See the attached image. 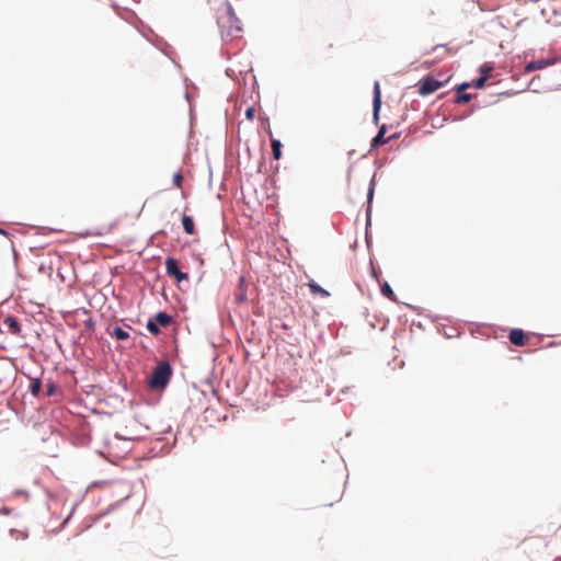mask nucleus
<instances>
[{
  "label": "nucleus",
  "mask_w": 561,
  "mask_h": 561,
  "mask_svg": "<svg viewBox=\"0 0 561 561\" xmlns=\"http://www.w3.org/2000/svg\"><path fill=\"white\" fill-rule=\"evenodd\" d=\"M111 335L119 341H125L129 339V333L121 327H115Z\"/></svg>",
  "instance_id": "13"
},
{
  "label": "nucleus",
  "mask_w": 561,
  "mask_h": 561,
  "mask_svg": "<svg viewBox=\"0 0 561 561\" xmlns=\"http://www.w3.org/2000/svg\"><path fill=\"white\" fill-rule=\"evenodd\" d=\"M381 293L385 297H387L388 299L392 300V301H397V297L392 290V288L390 287V285L388 283H385L382 286H381Z\"/></svg>",
  "instance_id": "15"
},
{
  "label": "nucleus",
  "mask_w": 561,
  "mask_h": 561,
  "mask_svg": "<svg viewBox=\"0 0 561 561\" xmlns=\"http://www.w3.org/2000/svg\"><path fill=\"white\" fill-rule=\"evenodd\" d=\"M373 106H374V121L377 123L378 122V114H379V111H380V106H381V92H380V85H379V82H375L374 84V101H373Z\"/></svg>",
  "instance_id": "5"
},
{
  "label": "nucleus",
  "mask_w": 561,
  "mask_h": 561,
  "mask_svg": "<svg viewBox=\"0 0 561 561\" xmlns=\"http://www.w3.org/2000/svg\"><path fill=\"white\" fill-rule=\"evenodd\" d=\"M272 152L275 160H279L282 157V144L277 139L271 140Z\"/></svg>",
  "instance_id": "14"
},
{
  "label": "nucleus",
  "mask_w": 561,
  "mask_h": 561,
  "mask_svg": "<svg viewBox=\"0 0 561 561\" xmlns=\"http://www.w3.org/2000/svg\"><path fill=\"white\" fill-rule=\"evenodd\" d=\"M443 83L433 77H426L419 83V93L421 95H428L437 91Z\"/></svg>",
  "instance_id": "3"
},
{
  "label": "nucleus",
  "mask_w": 561,
  "mask_h": 561,
  "mask_svg": "<svg viewBox=\"0 0 561 561\" xmlns=\"http://www.w3.org/2000/svg\"><path fill=\"white\" fill-rule=\"evenodd\" d=\"M552 64H553V61H551V60H545V59L534 60V61H530L529 64H527V66L525 67V70L526 71H535L538 69H542Z\"/></svg>",
  "instance_id": "9"
},
{
  "label": "nucleus",
  "mask_w": 561,
  "mask_h": 561,
  "mask_svg": "<svg viewBox=\"0 0 561 561\" xmlns=\"http://www.w3.org/2000/svg\"><path fill=\"white\" fill-rule=\"evenodd\" d=\"M182 226H183L184 231L187 234H194L195 233V225H194V220H193V218L191 216L184 215L182 217Z\"/></svg>",
  "instance_id": "10"
},
{
  "label": "nucleus",
  "mask_w": 561,
  "mask_h": 561,
  "mask_svg": "<svg viewBox=\"0 0 561 561\" xmlns=\"http://www.w3.org/2000/svg\"><path fill=\"white\" fill-rule=\"evenodd\" d=\"M42 389V382L39 379H33L30 386V391L33 396H38Z\"/></svg>",
  "instance_id": "16"
},
{
  "label": "nucleus",
  "mask_w": 561,
  "mask_h": 561,
  "mask_svg": "<svg viewBox=\"0 0 561 561\" xmlns=\"http://www.w3.org/2000/svg\"><path fill=\"white\" fill-rule=\"evenodd\" d=\"M172 376V368L168 362H162L153 369L148 385L151 389H164Z\"/></svg>",
  "instance_id": "2"
},
{
  "label": "nucleus",
  "mask_w": 561,
  "mask_h": 561,
  "mask_svg": "<svg viewBox=\"0 0 561 561\" xmlns=\"http://www.w3.org/2000/svg\"><path fill=\"white\" fill-rule=\"evenodd\" d=\"M488 80V76L483 75L473 82V87L477 89H481L484 87L485 81Z\"/></svg>",
  "instance_id": "20"
},
{
  "label": "nucleus",
  "mask_w": 561,
  "mask_h": 561,
  "mask_svg": "<svg viewBox=\"0 0 561 561\" xmlns=\"http://www.w3.org/2000/svg\"><path fill=\"white\" fill-rule=\"evenodd\" d=\"M238 300H240V301H244V300H245V295H244V293H241V294L238 296Z\"/></svg>",
  "instance_id": "24"
},
{
  "label": "nucleus",
  "mask_w": 561,
  "mask_h": 561,
  "mask_svg": "<svg viewBox=\"0 0 561 561\" xmlns=\"http://www.w3.org/2000/svg\"><path fill=\"white\" fill-rule=\"evenodd\" d=\"M217 23L222 35L234 36L242 31V23L230 2H225L219 9Z\"/></svg>",
  "instance_id": "1"
},
{
  "label": "nucleus",
  "mask_w": 561,
  "mask_h": 561,
  "mask_svg": "<svg viewBox=\"0 0 561 561\" xmlns=\"http://www.w3.org/2000/svg\"><path fill=\"white\" fill-rule=\"evenodd\" d=\"M387 133V128L385 125H382L380 128H379V131L378 134L376 135V137H374V139L371 140V148H377L381 145H385L387 142L390 141V139L392 137H389V138H385V135Z\"/></svg>",
  "instance_id": "7"
},
{
  "label": "nucleus",
  "mask_w": 561,
  "mask_h": 561,
  "mask_svg": "<svg viewBox=\"0 0 561 561\" xmlns=\"http://www.w3.org/2000/svg\"><path fill=\"white\" fill-rule=\"evenodd\" d=\"M469 101H471V94L469 93L459 94L456 99V103L458 104L468 103Z\"/></svg>",
  "instance_id": "19"
},
{
  "label": "nucleus",
  "mask_w": 561,
  "mask_h": 561,
  "mask_svg": "<svg viewBox=\"0 0 561 561\" xmlns=\"http://www.w3.org/2000/svg\"><path fill=\"white\" fill-rule=\"evenodd\" d=\"M468 87H469V84H468V83H463V84H461V85L459 87V90H463V89H466V88H468Z\"/></svg>",
  "instance_id": "25"
},
{
  "label": "nucleus",
  "mask_w": 561,
  "mask_h": 561,
  "mask_svg": "<svg viewBox=\"0 0 561 561\" xmlns=\"http://www.w3.org/2000/svg\"><path fill=\"white\" fill-rule=\"evenodd\" d=\"M0 233H3V234H5V232H4L3 230H1V229H0Z\"/></svg>",
  "instance_id": "27"
},
{
  "label": "nucleus",
  "mask_w": 561,
  "mask_h": 561,
  "mask_svg": "<svg viewBox=\"0 0 561 561\" xmlns=\"http://www.w3.org/2000/svg\"><path fill=\"white\" fill-rule=\"evenodd\" d=\"M254 113H255L254 107H253V106H250V107H248V108H247V111H245V117H247L248 119H253V117H254Z\"/></svg>",
  "instance_id": "22"
},
{
  "label": "nucleus",
  "mask_w": 561,
  "mask_h": 561,
  "mask_svg": "<svg viewBox=\"0 0 561 561\" xmlns=\"http://www.w3.org/2000/svg\"><path fill=\"white\" fill-rule=\"evenodd\" d=\"M147 329L153 335H158L160 333L159 325L154 322V320L148 321Z\"/></svg>",
  "instance_id": "17"
},
{
  "label": "nucleus",
  "mask_w": 561,
  "mask_h": 561,
  "mask_svg": "<svg viewBox=\"0 0 561 561\" xmlns=\"http://www.w3.org/2000/svg\"><path fill=\"white\" fill-rule=\"evenodd\" d=\"M154 322L161 327H169L172 323V317L165 312H159L154 317Z\"/></svg>",
  "instance_id": "11"
},
{
  "label": "nucleus",
  "mask_w": 561,
  "mask_h": 561,
  "mask_svg": "<svg viewBox=\"0 0 561 561\" xmlns=\"http://www.w3.org/2000/svg\"><path fill=\"white\" fill-rule=\"evenodd\" d=\"M4 325L8 329V332L14 335H19L21 332V325L18 320L13 317H7L3 321Z\"/></svg>",
  "instance_id": "8"
},
{
  "label": "nucleus",
  "mask_w": 561,
  "mask_h": 561,
  "mask_svg": "<svg viewBox=\"0 0 561 561\" xmlns=\"http://www.w3.org/2000/svg\"><path fill=\"white\" fill-rule=\"evenodd\" d=\"M444 49L446 55H455L457 49L447 48L445 45H437L433 48V50Z\"/></svg>",
  "instance_id": "21"
},
{
  "label": "nucleus",
  "mask_w": 561,
  "mask_h": 561,
  "mask_svg": "<svg viewBox=\"0 0 561 561\" xmlns=\"http://www.w3.org/2000/svg\"><path fill=\"white\" fill-rule=\"evenodd\" d=\"M491 70H492V67H488V66H483V67H481V73H482V76H483V75H486V76L489 77V73L491 72Z\"/></svg>",
  "instance_id": "23"
},
{
  "label": "nucleus",
  "mask_w": 561,
  "mask_h": 561,
  "mask_svg": "<svg viewBox=\"0 0 561 561\" xmlns=\"http://www.w3.org/2000/svg\"><path fill=\"white\" fill-rule=\"evenodd\" d=\"M183 175L180 172L173 174V184L175 187L181 188L183 185Z\"/></svg>",
  "instance_id": "18"
},
{
  "label": "nucleus",
  "mask_w": 561,
  "mask_h": 561,
  "mask_svg": "<svg viewBox=\"0 0 561 561\" xmlns=\"http://www.w3.org/2000/svg\"><path fill=\"white\" fill-rule=\"evenodd\" d=\"M243 282H244V278H243V277H241V278H240V284L242 285V284H243Z\"/></svg>",
  "instance_id": "26"
},
{
  "label": "nucleus",
  "mask_w": 561,
  "mask_h": 561,
  "mask_svg": "<svg viewBox=\"0 0 561 561\" xmlns=\"http://www.w3.org/2000/svg\"><path fill=\"white\" fill-rule=\"evenodd\" d=\"M165 270L170 276H173L178 282L188 279V275L186 273L181 272L179 267V262L174 257H167L165 260Z\"/></svg>",
  "instance_id": "4"
},
{
  "label": "nucleus",
  "mask_w": 561,
  "mask_h": 561,
  "mask_svg": "<svg viewBox=\"0 0 561 561\" xmlns=\"http://www.w3.org/2000/svg\"><path fill=\"white\" fill-rule=\"evenodd\" d=\"M308 286L313 295H320L321 297H324V298L330 296L328 290L323 289L321 286H319L313 280L309 282Z\"/></svg>",
  "instance_id": "12"
},
{
  "label": "nucleus",
  "mask_w": 561,
  "mask_h": 561,
  "mask_svg": "<svg viewBox=\"0 0 561 561\" xmlns=\"http://www.w3.org/2000/svg\"><path fill=\"white\" fill-rule=\"evenodd\" d=\"M508 337H510L511 343L516 346H524L526 344L525 333L520 329H513L510 332Z\"/></svg>",
  "instance_id": "6"
}]
</instances>
